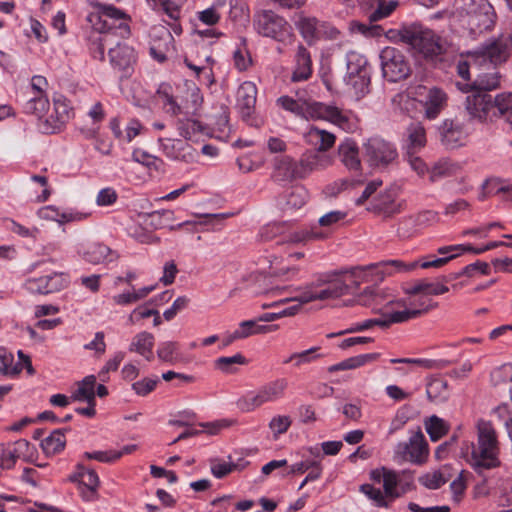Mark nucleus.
<instances>
[{"label": "nucleus", "mask_w": 512, "mask_h": 512, "mask_svg": "<svg viewBox=\"0 0 512 512\" xmlns=\"http://www.w3.org/2000/svg\"><path fill=\"white\" fill-rule=\"evenodd\" d=\"M350 284L341 278L325 276L316 285L309 286L299 295L285 297L272 304L273 311L264 313L256 320H274L281 317H292L304 308V305L313 301H326L348 294Z\"/></svg>", "instance_id": "nucleus-1"}, {"label": "nucleus", "mask_w": 512, "mask_h": 512, "mask_svg": "<svg viewBox=\"0 0 512 512\" xmlns=\"http://www.w3.org/2000/svg\"><path fill=\"white\" fill-rule=\"evenodd\" d=\"M477 444L463 443L461 455L473 466L474 470L485 477L484 472L500 466L499 442L492 424L479 420L477 423Z\"/></svg>", "instance_id": "nucleus-2"}, {"label": "nucleus", "mask_w": 512, "mask_h": 512, "mask_svg": "<svg viewBox=\"0 0 512 512\" xmlns=\"http://www.w3.org/2000/svg\"><path fill=\"white\" fill-rule=\"evenodd\" d=\"M96 7L99 17L104 19L100 33L93 37L89 49L95 59L103 61L105 48L112 42L114 35L121 38H127L130 35V18L124 11L113 5L98 3Z\"/></svg>", "instance_id": "nucleus-3"}, {"label": "nucleus", "mask_w": 512, "mask_h": 512, "mask_svg": "<svg viewBox=\"0 0 512 512\" xmlns=\"http://www.w3.org/2000/svg\"><path fill=\"white\" fill-rule=\"evenodd\" d=\"M404 290L406 294L419 296V303H412L409 307L392 312L389 320H408L424 316L428 310L435 306V303H432L428 296L441 295L448 292L449 289L438 282L419 280L408 283Z\"/></svg>", "instance_id": "nucleus-4"}, {"label": "nucleus", "mask_w": 512, "mask_h": 512, "mask_svg": "<svg viewBox=\"0 0 512 512\" xmlns=\"http://www.w3.org/2000/svg\"><path fill=\"white\" fill-rule=\"evenodd\" d=\"M417 263H405L398 259L381 261L367 266H359L351 269L350 277L352 290L358 288L362 283L378 284L394 272H408L416 268Z\"/></svg>", "instance_id": "nucleus-5"}, {"label": "nucleus", "mask_w": 512, "mask_h": 512, "mask_svg": "<svg viewBox=\"0 0 512 512\" xmlns=\"http://www.w3.org/2000/svg\"><path fill=\"white\" fill-rule=\"evenodd\" d=\"M400 39L426 60L436 61L445 52L441 38L432 30L404 29Z\"/></svg>", "instance_id": "nucleus-6"}, {"label": "nucleus", "mask_w": 512, "mask_h": 512, "mask_svg": "<svg viewBox=\"0 0 512 512\" xmlns=\"http://www.w3.org/2000/svg\"><path fill=\"white\" fill-rule=\"evenodd\" d=\"M288 388L286 378H277L269 381L258 388L256 392H251L241 396L237 400V407L242 411H253L267 403H273L281 400Z\"/></svg>", "instance_id": "nucleus-7"}, {"label": "nucleus", "mask_w": 512, "mask_h": 512, "mask_svg": "<svg viewBox=\"0 0 512 512\" xmlns=\"http://www.w3.org/2000/svg\"><path fill=\"white\" fill-rule=\"evenodd\" d=\"M303 118L306 120H325L345 131L354 128L351 112L343 111L335 105L317 101H306Z\"/></svg>", "instance_id": "nucleus-8"}, {"label": "nucleus", "mask_w": 512, "mask_h": 512, "mask_svg": "<svg viewBox=\"0 0 512 512\" xmlns=\"http://www.w3.org/2000/svg\"><path fill=\"white\" fill-rule=\"evenodd\" d=\"M363 150L365 160L375 168H385L398 157L395 145L380 137L369 138L363 144Z\"/></svg>", "instance_id": "nucleus-9"}, {"label": "nucleus", "mask_w": 512, "mask_h": 512, "mask_svg": "<svg viewBox=\"0 0 512 512\" xmlns=\"http://www.w3.org/2000/svg\"><path fill=\"white\" fill-rule=\"evenodd\" d=\"M380 60L383 77L389 82L406 79L411 73L406 57L394 47H385L380 53Z\"/></svg>", "instance_id": "nucleus-10"}, {"label": "nucleus", "mask_w": 512, "mask_h": 512, "mask_svg": "<svg viewBox=\"0 0 512 512\" xmlns=\"http://www.w3.org/2000/svg\"><path fill=\"white\" fill-rule=\"evenodd\" d=\"M257 32L277 41H284L291 36V26L284 17L270 10L259 13L254 20Z\"/></svg>", "instance_id": "nucleus-11"}, {"label": "nucleus", "mask_w": 512, "mask_h": 512, "mask_svg": "<svg viewBox=\"0 0 512 512\" xmlns=\"http://www.w3.org/2000/svg\"><path fill=\"white\" fill-rule=\"evenodd\" d=\"M468 13V24L473 33L491 31L495 27L497 14L488 0H471Z\"/></svg>", "instance_id": "nucleus-12"}, {"label": "nucleus", "mask_w": 512, "mask_h": 512, "mask_svg": "<svg viewBox=\"0 0 512 512\" xmlns=\"http://www.w3.org/2000/svg\"><path fill=\"white\" fill-rule=\"evenodd\" d=\"M510 47L506 37L501 34L485 41L481 46L470 52L477 61H488L494 66L505 63L510 57Z\"/></svg>", "instance_id": "nucleus-13"}, {"label": "nucleus", "mask_w": 512, "mask_h": 512, "mask_svg": "<svg viewBox=\"0 0 512 512\" xmlns=\"http://www.w3.org/2000/svg\"><path fill=\"white\" fill-rule=\"evenodd\" d=\"M396 457L414 464H424L429 455L428 443L423 433L419 430L414 432L408 442H400L395 448Z\"/></svg>", "instance_id": "nucleus-14"}, {"label": "nucleus", "mask_w": 512, "mask_h": 512, "mask_svg": "<svg viewBox=\"0 0 512 512\" xmlns=\"http://www.w3.org/2000/svg\"><path fill=\"white\" fill-rule=\"evenodd\" d=\"M257 100V87L251 81H245L236 91V108L243 121L251 126H259L261 121L255 117V104Z\"/></svg>", "instance_id": "nucleus-15"}, {"label": "nucleus", "mask_w": 512, "mask_h": 512, "mask_svg": "<svg viewBox=\"0 0 512 512\" xmlns=\"http://www.w3.org/2000/svg\"><path fill=\"white\" fill-rule=\"evenodd\" d=\"M111 67L119 73L120 78H129L134 72L137 63V53L132 46L126 43H117L108 51Z\"/></svg>", "instance_id": "nucleus-16"}, {"label": "nucleus", "mask_w": 512, "mask_h": 512, "mask_svg": "<svg viewBox=\"0 0 512 512\" xmlns=\"http://www.w3.org/2000/svg\"><path fill=\"white\" fill-rule=\"evenodd\" d=\"M35 447L26 439H19L13 443L0 444V466L2 469H11L18 459L25 462L32 461Z\"/></svg>", "instance_id": "nucleus-17"}, {"label": "nucleus", "mask_w": 512, "mask_h": 512, "mask_svg": "<svg viewBox=\"0 0 512 512\" xmlns=\"http://www.w3.org/2000/svg\"><path fill=\"white\" fill-rule=\"evenodd\" d=\"M72 108L69 101L58 96L54 98L53 112L39 123L40 130L45 134H53L62 130L66 123L72 117Z\"/></svg>", "instance_id": "nucleus-18"}, {"label": "nucleus", "mask_w": 512, "mask_h": 512, "mask_svg": "<svg viewBox=\"0 0 512 512\" xmlns=\"http://www.w3.org/2000/svg\"><path fill=\"white\" fill-rule=\"evenodd\" d=\"M69 284V277L63 272H54L49 275L28 278L24 288L34 294H50L59 292Z\"/></svg>", "instance_id": "nucleus-19"}, {"label": "nucleus", "mask_w": 512, "mask_h": 512, "mask_svg": "<svg viewBox=\"0 0 512 512\" xmlns=\"http://www.w3.org/2000/svg\"><path fill=\"white\" fill-rule=\"evenodd\" d=\"M465 109L471 119L480 122L492 121L497 116L492 96L487 93L473 91L465 100Z\"/></svg>", "instance_id": "nucleus-20"}, {"label": "nucleus", "mask_w": 512, "mask_h": 512, "mask_svg": "<svg viewBox=\"0 0 512 512\" xmlns=\"http://www.w3.org/2000/svg\"><path fill=\"white\" fill-rule=\"evenodd\" d=\"M78 254L84 261L93 265L109 263L118 258L115 251L100 242H90L81 245Z\"/></svg>", "instance_id": "nucleus-21"}, {"label": "nucleus", "mask_w": 512, "mask_h": 512, "mask_svg": "<svg viewBox=\"0 0 512 512\" xmlns=\"http://www.w3.org/2000/svg\"><path fill=\"white\" fill-rule=\"evenodd\" d=\"M371 479L376 483H383L385 496L390 500L400 496L398 485H402L403 479L395 471L382 467L371 472Z\"/></svg>", "instance_id": "nucleus-22"}, {"label": "nucleus", "mask_w": 512, "mask_h": 512, "mask_svg": "<svg viewBox=\"0 0 512 512\" xmlns=\"http://www.w3.org/2000/svg\"><path fill=\"white\" fill-rule=\"evenodd\" d=\"M278 329L279 325L277 324L259 325L257 322H241L239 329L222 339V346L226 347L236 339L246 338L255 334H268Z\"/></svg>", "instance_id": "nucleus-23"}, {"label": "nucleus", "mask_w": 512, "mask_h": 512, "mask_svg": "<svg viewBox=\"0 0 512 512\" xmlns=\"http://www.w3.org/2000/svg\"><path fill=\"white\" fill-rule=\"evenodd\" d=\"M338 155L341 163L347 170L353 173L361 171L359 147L354 140L347 138L341 142L338 146Z\"/></svg>", "instance_id": "nucleus-24"}, {"label": "nucleus", "mask_w": 512, "mask_h": 512, "mask_svg": "<svg viewBox=\"0 0 512 512\" xmlns=\"http://www.w3.org/2000/svg\"><path fill=\"white\" fill-rule=\"evenodd\" d=\"M69 480L73 483H79L84 489L81 490V496L84 501H94L98 497L97 489L100 484L97 473L90 469L85 473H74L69 477Z\"/></svg>", "instance_id": "nucleus-25"}, {"label": "nucleus", "mask_w": 512, "mask_h": 512, "mask_svg": "<svg viewBox=\"0 0 512 512\" xmlns=\"http://www.w3.org/2000/svg\"><path fill=\"white\" fill-rule=\"evenodd\" d=\"M163 153L172 160L188 161L193 158V149L185 141L173 138H160Z\"/></svg>", "instance_id": "nucleus-26"}, {"label": "nucleus", "mask_w": 512, "mask_h": 512, "mask_svg": "<svg viewBox=\"0 0 512 512\" xmlns=\"http://www.w3.org/2000/svg\"><path fill=\"white\" fill-rule=\"evenodd\" d=\"M304 140L308 145L314 147L316 151L326 152L334 146L336 136L327 130L310 126L307 132L304 133Z\"/></svg>", "instance_id": "nucleus-27"}, {"label": "nucleus", "mask_w": 512, "mask_h": 512, "mask_svg": "<svg viewBox=\"0 0 512 512\" xmlns=\"http://www.w3.org/2000/svg\"><path fill=\"white\" fill-rule=\"evenodd\" d=\"M333 159L331 156L323 154V152L319 151H307L303 154L301 159V171L300 176L306 177L308 174L326 169L330 165H332Z\"/></svg>", "instance_id": "nucleus-28"}, {"label": "nucleus", "mask_w": 512, "mask_h": 512, "mask_svg": "<svg viewBox=\"0 0 512 512\" xmlns=\"http://www.w3.org/2000/svg\"><path fill=\"white\" fill-rule=\"evenodd\" d=\"M500 76L497 72L480 74L472 83L456 82V87L464 92L471 91L483 92L494 90L499 87Z\"/></svg>", "instance_id": "nucleus-29"}, {"label": "nucleus", "mask_w": 512, "mask_h": 512, "mask_svg": "<svg viewBox=\"0 0 512 512\" xmlns=\"http://www.w3.org/2000/svg\"><path fill=\"white\" fill-rule=\"evenodd\" d=\"M405 136V154L418 153L426 145V131L421 123H411L406 128Z\"/></svg>", "instance_id": "nucleus-30"}, {"label": "nucleus", "mask_w": 512, "mask_h": 512, "mask_svg": "<svg viewBox=\"0 0 512 512\" xmlns=\"http://www.w3.org/2000/svg\"><path fill=\"white\" fill-rule=\"evenodd\" d=\"M312 74L311 55L306 47L300 44L295 55V68L292 74V81L299 82L307 80Z\"/></svg>", "instance_id": "nucleus-31"}, {"label": "nucleus", "mask_w": 512, "mask_h": 512, "mask_svg": "<svg viewBox=\"0 0 512 512\" xmlns=\"http://www.w3.org/2000/svg\"><path fill=\"white\" fill-rule=\"evenodd\" d=\"M446 104L447 95L443 90L437 87L429 89L424 103L425 117L429 120L436 119Z\"/></svg>", "instance_id": "nucleus-32"}, {"label": "nucleus", "mask_w": 512, "mask_h": 512, "mask_svg": "<svg viewBox=\"0 0 512 512\" xmlns=\"http://www.w3.org/2000/svg\"><path fill=\"white\" fill-rule=\"evenodd\" d=\"M297 175L300 176V172L291 157L284 155L274 158L272 177L276 181L291 180Z\"/></svg>", "instance_id": "nucleus-33"}, {"label": "nucleus", "mask_w": 512, "mask_h": 512, "mask_svg": "<svg viewBox=\"0 0 512 512\" xmlns=\"http://www.w3.org/2000/svg\"><path fill=\"white\" fill-rule=\"evenodd\" d=\"M426 394L431 402H446L450 396V389L447 380L436 376L429 378L426 384Z\"/></svg>", "instance_id": "nucleus-34"}, {"label": "nucleus", "mask_w": 512, "mask_h": 512, "mask_svg": "<svg viewBox=\"0 0 512 512\" xmlns=\"http://www.w3.org/2000/svg\"><path fill=\"white\" fill-rule=\"evenodd\" d=\"M175 126L181 137L191 141H197L207 129L200 121L189 117L178 118Z\"/></svg>", "instance_id": "nucleus-35"}, {"label": "nucleus", "mask_w": 512, "mask_h": 512, "mask_svg": "<svg viewBox=\"0 0 512 512\" xmlns=\"http://www.w3.org/2000/svg\"><path fill=\"white\" fill-rule=\"evenodd\" d=\"M442 142L448 148H455L462 144L465 133L460 124L452 120L444 121L441 127Z\"/></svg>", "instance_id": "nucleus-36"}, {"label": "nucleus", "mask_w": 512, "mask_h": 512, "mask_svg": "<svg viewBox=\"0 0 512 512\" xmlns=\"http://www.w3.org/2000/svg\"><path fill=\"white\" fill-rule=\"evenodd\" d=\"M295 25L301 36L309 44L317 41V33L320 25V20L314 16H307L304 13L298 15Z\"/></svg>", "instance_id": "nucleus-37"}, {"label": "nucleus", "mask_w": 512, "mask_h": 512, "mask_svg": "<svg viewBox=\"0 0 512 512\" xmlns=\"http://www.w3.org/2000/svg\"><path fill=\"white\" fill-rule=\"evenodd\" d=\"M371 73L364 72L358 75H346V85L353 95L360 99L369 92Z\"/></svg>", "instance_id": "nucleus-38"}, {"label": "nucleus", "mask_w": 512, "mask_h": 512, "mask_svg": "<svg viewBox=\"0 0 512 512\" xmlns=\"http://www.w3.org/2000/svg\"><path fill=\"white\" fill-rule=\"evenodd\" d=\"M451 478L449 468L447 466L442 467L439 470H434L422 475L419 478V482L426 488L435 490L440 488Z\"/></svg>", "instance_id": "nucleus-39"}, {"label": "nucleus", "mask_w": 512, "mask_h": 512, "mask_svg": "<svg viewBox=\"0 0 512 512\" xmlns=\"http://www.w3.org/2000/svg\"><path fill=\"white\" fill-rule=\"evenodd\" d=\"M66 429H56L41 442V447L46 455H54L62 451L66 444L64 432Z\"/></svg>", "instance_id": "nucleus-40"}, {"label": "nucleus", "mask_w": 512, "mask_h": 512, "mask_svg": "<svg viewBox=\"0 0 512 512\" xmlns=\"http://www.w3.org/2000/svg\"><path fill=\"white\" fill-rule=\"evenodd\" d=\"M379 354L378 353H368V354H362L357 355L348 359H345L344 361L332 365L329 367V372H335L339 370H348V369H356L361 366H364L367 363L373 362L376 359H378Z\"/></svg>", "instance_id": "nucleus-41"}, {"label": "nucleus", "mask_w": 512, "mask_h": 512, "mask_svg": "<svg viewBox=\"0 0 512 512\" xmlns=\"http://www.w3.org/2000/svg\"><path fill=\"white\" fill-rule=\"evenodd\" d=\"M346 75L364 74V72L371 73L367 59L356 51H350L346 55Z\"/></svg>", "instance_id": "nucleus-42"}, {"label": "nucleus", "mask_w": 512, "mask_h": 512, "mask_svg": "<svg viewBox=\"0 0 512 512\" xmlns=\"http://www.w3.org/2000/svg\"><path fill=\"white\" fill-rule=\"evenodd\" d=\"M96 377L94 375L86 376L78 384V389L72 394L71 399L73 401H85L91 402L95 399V387Z\"/></svg>", "instance_id": "nucleus-43"}, {"label": "nucleus", "mask_w": 512, "mask_h": 512, "mask_svg": "<svg viewBox=\"0 0 512 512\" xmlns=\"http://www.w3.org/2000/svg\"><path fill=\"white\" fill-rule=\"evenodd\" d=\"M49 106L47 95H33L25 102L23 109L25 113L35 115L41 121Z\"/></svg>", "instance_id": "nucleus-44"}, {"label": "nucleus", "mask_w": 512, "mask_h": 512, "mask_svg": "<svg viewBox=\"0 0 512 512\" xmlns=\"http://www.w3.org/2000/svg\"><path fill=\"white\" fill-rule=\"evenodd\" d=\"M383 299V292L377 287V284L367 286L362 292L352 298V304L357 303L362 306H370L379 303Z\"/></svg>", "instance_id": "nucleus-45"}, {"label": "nucleus", "mask_w": 512, "mask_h": 512, "mask_svg": "<svg viewBox=\"0 0 512 512\" xmlns=\"http://www.w3.org/2000/svg\"><path fill=\"white\" fill-rule=\"evenodd\" d=\"M425 428L433 442L438 441L449 431L448 424L436 415H432L425 421Z\"/></svg>", "instance_id": "nucleus-46"}, {"label": "nucleus", "mask_w": 512, "mask_h": 512, "mask_svg": "<svg viewBox=\"0 0 512 512\" xmlns=\"http://www.w3.org/2000/svg\"><path fill=\"white\" fill-rule=\"evenodd\" d=\"M247 359L240 353L230 357H220L214 361V367L223 373H234L237 366L245 365Z\"/></svg>", "instance_id": "nucleus-47"}, {"label": "nucleus", "mask_w": 512, "mask_h": 512, "mask_svg": "<svg viewBox=\"0 0 512 512\" xmlns=\"http://www.w3.org/2000/svg\"><path fill=\"white\" fill-rule=\"evenodd\" d=\"M328 237V233L319 231L317 227L304 228L299 231H295L290 235V241L293 243H306L312 240H322Z\"/></svg>", "instance_id": "nucleus-48"}, {"label": "nucleus", "mask_w": 512, "mask_h": 512, "mask_svg": "<svg viewBox=\"0 0 512 512\" xmlns=\"http://www.w3.org/2000/svg\"><path fill=\"white\" fill-rule=\"evenodd\" d=\"M154 345V337L151 333L141 332L132 341L130 350L135 351L141 355L152 354Z\"/></svg>", "instance_id": "nucleus-49"}, {"label": "nucleus", "mask_w": 512, "mask_h": 512, "mask_svg": "<svg viewBox=\"0 0 512 512\" xmlns=\"http://www.w3.org/2000/svg\"><path fill=\"white\" fill-rule=\"evenodd\" d=\"M153 9L162 10L169 18L177 20L180 17V7L174 0H146Z\"/></svg>", "instance_id": "nucleus-50"}, {"label": "nucleus", "mask_w": 512, "mask_h": 512, "mask_svg": "<svg viewBox=\"0 0 512 512\" xmlns=\"http://www.w3.org/2000/svg\"><path fill=\"white\" fill-rule=\"evenodd\" d=\"M245 465L241 466L237 463L225 462L220 460H211L210 470L214 477L221 479L233 471L244 469Z\"/></svg>", "instance_id": "nucleus-51"}, {"label": "nucleus", "mask_w": 512, "mask_h": 512, "mask_svg": "<svg viewBox=\"0 0 512 512\" xmlns=\"http://www.w3.org/2000/svg\"><path fill=\"white\" fill-rule=\"evenodd\" d=\"M378 1L379 4L377 8L374 11H372L369 15L370 22H377L379 20L389 17L398 6V1L396 0H390L389 2H384V0Z\"/></svg>", "instance_id": "nucleus-52"}, {"label": "nucleus", "mask_w": 512, "mask_h": 512, "mask_svg": "<svg viewBox=\"0 0 512 512\" xmlns=\"http://www.w3.org/2000/svg\"><path fill=\"white\" fill-rule=\"evenodd\" d=\"M491 382L494 386H504L512 383V365L504 364L491 373Z\"/></svg>", "instance_id": "nucleus-53"}, {"label": "nucleus", "mask_w": 512, "mask_h": 512, "mask_svg": "<svg viewBox=\"0 0 512 512\" xmlns=\"http://www.w3.org/2000/svg\"><path fill=\"white\" fill-rule=\"evenodd\" d=\"M305 102H306L305 100H302V99L296 100L289 96H281L277 100V103L284 110L289 111L301 118H303V115H304Z\"/></svg>", "instance_id": "nucleus-54"}, {"label": "nucleus", "mask_w": 512, "mask_h": 512, "mask_svg": "<svg viewBox=\"0 0 512 512\" xmlns=\"http://www.w3.org/2000/svg\"><path fill=\"white\" fill-rule=\"evenodd\" d=\"M497 116L512 117V93H501L494 100Z\"/></svg>", "instance_id": "nucleus-55"}, {"label": "nucleus", "mask_w": 512, "mask_h": 512, "mask_svg": "<svg viewBox=\"0 0 512 512\" xmlns=\"http://www.w3.org/2000/svg\"><path fill=\"white\" fill-rule=\"evenodd\" d=\"M291 424L292 420L290 416L277 415L270 420L269 428L272 431L274 438L277 439L279 435L284 434L288 431Z\"/></svg>", "instance_id": "nucleus-56"}, {"label": "nucleus", "mask_w": 512, "mask_h": 512, "mask_svg": "<svg viewBox=\"0 0 512 512\" xmlns=\"http://www.w3.org/2000/svg\"><path fill=\"white\" fill-rule=\"evenodd\" d=\"M178 350L179 346L177 342H163L157 350V355L162 361L174 362L177 359Z\"/></svg>", "instance_id": "nucleus-57"}, {"label": "nucleus", "mask_w": 512, "mask_h": 512, "mask_svg": "<svg viewBox=\"0 0 512 512\" xmlns=\"http://www.w3.org/2000/svg\"><path fill=\"white\" fill-rule=\"evenodd\" d=\"M360 491L364 493L369 499H371L377 506L380 507H387L388 503L386 501L385 492L382 493V491L379 488L374 487L370 484H363L360 487Z\"/></svg>", "instance_id": "nucleus-58"}, {"label": "nucleus", "mask_w": 512, "mask_h": 512, "mask_svg": "<svg viewBox=\"0 0 512 512\" xmlns=\"http://www.w3.org/2000/svg\"><path fill=\"white\" fill-rule=\"evenodd\" d=\"M14 357L11 353H6L4 351L0 352V373L3 375H16L19 374L22 370V366L17 364L16 366L11 368Z\"/></svg>", "instance_id": "nucleus-59"}, {"label": "nucleus", "mask_w": 512, "mask_h": 512, "mask_svg": "<svg viewBox=\"0 0 512 512\" xmlns=\"http://www.w3.org/2000/svg\"><path fill=\"white\" fill-rule=\"evenodd\" d=\"M341 35L340 30L333 24L327 21H320V25L317 33V40H337Z\"/></svg>", "instance_id": "nucleus-60"}, {"label": "nucleus", "mask_w": 512, "mask_h": 512, "mask_svg": "<svg viewBox=\"0 0 512 512\" xmlns=\"http://www.w3.org/2000/svg\"><path fill=\"white\" fill-rule=\"evenodd\" d=\"M158 378H144L132 384V389L139 396H146L152 392L158 384Z\"/></svg>", "instance_id": "nucleus-61"}, {"label": "nucleus", "mask_w": 512, "mask_h": 512, "mask_svg": "<svg viewBox=\"0 0 512 512\" xmlns=\"http://www.w3.org/2000/svg\"><path fill=\"white\" fill-rule=\"evenodd\" d=\"M150 317H154V320H159V312L152 304H145L133 310L130 320H141Z\"/></svg>", "instance_id": "nucleus-62"}, {"label": "nucleus", "mask_w": 512, "mask_h": 512, "mask_svg": "<svg viewBox=\"0 0 512 512\" xmlns=\"http://www.w3.org/2000/svg\"><path fill=\"white\" fill-rule=\"evenodd\" d=\"M40 217L43 219H50V220H56L59 223L69 222L72 221L74 218L71 214L62 213L60 214L59 211L52 207L48 206L39 211Z\"/></svg>", "instance_id": "nucleus-63"}, {"label": "nucleus", "mask_w": 512, "mask_h": 512, "mask_svg": "<svg viewBox=\"0 0 512 512\" xmlns=\"http://www.w3.org/2000/svg\"><path fill=\"white\" fill-rule=\"evenodd\" d=\"M234 65L239 71H245L251 65V57L246 49L238 48L233 53Z\"/></svg>", "instance_id": "nucleus-64"}]
</instances>
